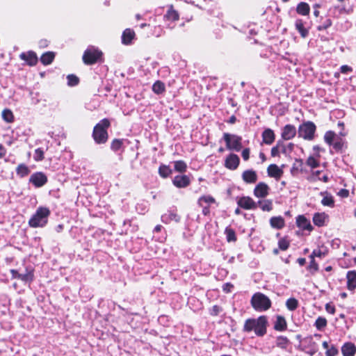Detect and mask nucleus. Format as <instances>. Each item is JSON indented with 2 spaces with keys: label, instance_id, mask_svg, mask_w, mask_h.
<instances>
[{
  "label": "nucleus",
  "instance_id": "obj_1",
  "mask_svg": "<svg viewBox=\"0 0 356 356\" xmlns=\"http://www.w3.org/2000/svg\"><path fill=\"white\" fill-rule=\"evenodd\" d=\"M267 323V318L265 316H261L256 319L250 318L246 320L243 330L245 332L254 330L257 336L261 337L266 333Z\"/></svg>",
  "mask_w": 356,
  "mask_h": 356
},
{
  "label": "nucleus",
  "instance_id": "obj_2",
  "mask_svg": "<svg viewBox=\"0 0 356 356\" xmlns=\"http://www.w3.org/2000/svg\"><path fill=\"white\" fill-rule=\"evenodd\" d=\"M49 214L48 208L40 207L30 218L29 225L31 227H42L47 223Z\"/></svg>",
  "mask_w": 356,
  "mask_h": 356
},
{
  "label": "nucleus",
  "instance_id": "obj_3",
  "mask_svg": "<svg viewBox=\"0 0 356 356\" xmlns=\"http://www.w3.org/2000/svg\"><path fill=\"white\" fill-rule=\"evenodd\" d=\"M110 127V121L104 118L102 120L94 127L92 136L95 141L98 144L105 143L108 139L106 129Z\"/></svg>",
  "mask_w": 356,
  "mask_h": 356
},
{
  "label": "nucleus",
  "instance_id": "obj_4",
  "mask_svg": "<svg viewBox=\"0 0 356 356\" xmlns=\"http://www.w3.org/2000/svg\"><path fill=\"white\" fill-rule=\"evenodd\" d=\"M346 134L340 132L339 134L334 131H328L324 134V140L330 146H332L336 151H339L343 148L344 140L343 138Z\"/></svg>",
  "mask_w": 356,
  "mask_h": 356
},
{
  "label": "nucleus",
  "instance_id": "obj_5",
  "mask_svg": "<svg viewBox=\"0 0 356 356\" xmlns=\"http://www.w3.org/2000/svg\"><path fill=\"white\" fill-rule=\"evenodd\" d=\"M251 305L252 307L258 312H264L268 310L271 306L270 300L261 293H256L251 299Z\"/></svg>",
  "mask_w": 356,
  "mask_h": 356
},
{
  "label": "nucleus",
  "instance_id": "obj_6",
  "mask_svg": "<svg viewBox=\"0 0 356 356\" xmlns=\"http://www.w3.org/2000/svg\"><path fill=\"white\" fill-rule=\"evenodd\" d=\"M316 129V127L314 122H305L299 126L298 136L307 140H312L314 138Z\"/></svg>",
  "mask_w": 356,
  "mask_h": 356
},
{
  "label": "nucleus",
  "instance_id": "obj_7",
  "mask_svg": "<svg viewBox=\"0 0 356 356\" xmlns=\"http://www.w3.org/2000/svg\"><path fill=\"white\" fill-rule=\"evenodd\" d=\"M102 53L97 48L90 46L86 49L83 55V61L86 65L95 63L102 56Z\"/></svg>",
  "mask_w": 356,
  "mask_h": 356
},
{
  "label": "nucleus",
  "instance_id": "obj_8",
  "mask_svg": "<svg viewBox=\"0 0 356 356\" xmlns=\"http://www.w3.org/2000/svg\"><path fill=\"white\" fill-rule=\"evenodd\" d=\"M223 139L226 143L227 149L230 150H234L236 152H239L241 149L242 138L241 136L234 134H230L228 133H225L223 134Z\"/></svg>",
  "mask_w": 356,
  "mask_h": 356
},
{
  "label": "nucleus",
  "instance_id": "obj_9",
  "mask_svg": "<svg viewBox=\"0 0 356 356\" xmlns=\"http://www.w3.org/2000/svg\"><path fill=\"white\" fill-rule=\"evenodd\" d=\"M238 205L246 210H254L257 207V203L249 196L240 197L237 201Z\"/></svg>",
  "mask_w": 356,
  "mask_h": 356
},
{
  "label": "nucleus",
  "instance_id": "obj_10",
  "mask_svg": "<svg viewBox=\"0 0 356 356\" xmlns=\"http://www.w3.org/2000/svg\"><path fill=\"white\" fill-rule=\"evenodd\" d=\"M269 186L264 182L257 184L254 189V195L258 198L266 197L269 193Z\"/></svg>",
  "mask_w": 356,
  "mask_h": 356
},
{
  "label": "nucleus",
  "instance_id": "obj_11",
  "mask_svg": "<svg viewBox=\"0 0 356 356\" xmlns=\"http://www.w3.org/2000/svg\"><path fill=\"white\" fill-rule=\"evenodd\" d=\"M29 181L35 187H41L46 184L47 178L42 172H36L31 176Z\"/></svg>",
  "mask_w": 356,
  "mask_h": 356
},
{
  "label": "nucleus",
  "instance_id": "obj_12",
  "mask_svg": "<svg viewBox=\"0 0 356 356\" xmlns=\"http://www.w3.org/2000/svg\"><path fill=\"white\" fill-rule=\"evenodd\" d=\"M239 162V157L236 154H231L227 157L225 165L228 169L235 170L238 166Z\"/></svg>",
  "mask_w": 356,
  "mask_h": 356
},
{
  "label": "nucleus",
  "instance_id": "obj_13",
  "mask_svg": "<svg viewBox=\"0 0 356 356\" xmlns=\"http://www.w3.org/2000/svg\"><path fill=\"white\" fill-rule=\"evenodd\" d=\"M172 183L177 188H186L190 184L191 180L187 175H177L174 177Z\"/></svg>",
  "mask_w": 356,
  "mask_h": 356
},
{
  "label": "nucleus",
  "instance_id": "obj_14",
  "mask_svg": "<svg viewBox=\"0 0 356 356\" xmlns=\"http://www.w3.org/2000/svg\"><path fill=\"white\" fill-rule=\"evenodd\" d=\"M267 172L269 177H273L277 180L280 179L283 175V170L276 164H270L267 168Z\"/></svg>",
  "mask_w": 356,
  "mask_h": 356
},
{
  "label": "nucleus",
  "instance_id": "obj_15",
  "mask_svg": "<svg viewBox=\"0 0 356 356\" xmlns=\"http://www.w3.org/2000/svg\"><path fill=\"white\" fill-rule=\"evenodd\" d=\"M11 274L13 278H17L23 282H29L33 280V274L32 271H26L25 273H19L15 270H11Z\"/></svg>",
  "mask_w": 356,
  "mask_h": 356
},
{
  "label": "nucleus",
  "instance_id": "obj_16",
  "mask_svg": "<svg viewBox=\"0 0 356 356\" xmlns=\"http://www.w3.org/2000/svg\"><path fill=\"white\" fill-rule=\"evenodd\" d=\"M242 179L247 184H254L257 180V172L253 170H245L242 174Z\"/></svg>",
  "mask_w": 356,
  "mask_h": 356
},
{
  "label": "nucleus",
  "instance_id": "obj_17",
  "mask_svg": "<svg viewBox=\"0 0 356 356\" xmlns=\"http://www.w3.org/2000/svg\"><path fill=\"white\" fill-rule=\"evenodd\" d=\"M296 134V129L293 125L287 124L286 125L282 133V137L284 140H291L292 139Z\"/></svg>",
  "mask_w": 356,
  "mask_h": 356
},
{
  "label": "nucleus",
  "instance_id": "obj_18",
  "mask_svg": "<svg viewBox=\"0 0 356 356\" xmlns=\"http://www.w3.org/2000/svg\"><path fill=\"white\" fill-rule=\"evenodd\" d=\"M22 60H26L29 65H35L38 62V57L33 51L22 53L19 56Z\"/></svg>",
  "mask_w": 356,
  "mask_h": 356
},
{
  "label": "nucleus",
  "instance_id": "obj_19",
  "mask_svg": "<svg viewBox=\"0 0 356 356\" xmlns=\"http://www.w3.org/2000/svg\"><path fill=\"white\" fill-rule=\"evenodd\" d=\"M343 356H354L356 353V346L351 342H347L341 347Z\"/></svg>",
  "mask_w": 356,
  "mask_h": 356
},
{
  "label": "nucleus",
  "instance_id": "obj_20",
  "mask_svg": "<svg viewBox=\"0 0 356 356\" xmlns=\"http://www.w3.org/2000/svg\"><path fill=\"white\" fill-rule=\"evenodd\" d=\"M296 224L298 227L304 230L311 231L312 229L309 220H308L304 216H298L297 217Z\"/></svg>",
  "mask_w": 356,
  "mask_h": 356
},
{
  "label": "nucleus",
  "instance_id": "obj_21",
  "mask_svg": "<svg viewBox=\"0 0 356 356\" xmlns=\"http://www.w3.org/2000/svg\"><path fill=\"white\" fill-rule=\"evenodd\" d=\"M347 287L349 290H354L356 288V272L349 271L347 273Z\"/></svg>",
  "mask_w": 356,
  "mask_h": 356
},
{
  "label": "nucleus",
  "instance_id": "obj_22",
  "mask_svg": "<svg viewBox=\"0 0 356 356\" xmlns=\"http://www.w3.org/2000/svg\"><path fill=\"white\" fill-rule=\"evenodd\" d=\"M135 36V33L130 29L124 31L122 35V42L124 44H129Z\"/></svg>",
  "mask_w": 356,
  "mask_h": 356
},
{
  "label": "nucleus",
  "instance_id": "obj_23",
  "mask_svg": "<svg viewBox=\"0 0 356 356\" xmlns=\"http://www.w3.org/2000/svg\"><path fill=\"white\" fill-rule=\"evenodd\" d=\"M263 141L267 145H270L275 140V134L272 129H267L262 134Z\"/></svg>",
  "mask_w": 356,
  "mask_h": 356
},
{
  "label": "nucleus",
  "instance_id": "obj_24",
  "mask_svg": "<svg viewBox=\"0 0 356 356\" xmlns=\"http://www.w3.org/2000/svg\"><path fill=\"white\" fill-rule=\"evenodd\" d=\"M180 220V217L174 212L169 211L161 216V221L164 223H168L169 222L174 220L175 222H179Z\"/></svg>",
  "mask_w": 356,
  "mask_h": 356
},
{
  "label": "nucleus",
  "instance_id": "obj_25",
  "mask_svg": "<svg viewBox=\"0 0 356 356\" xmlns=\"http://www.w3.org/2000/svg\"><path fill=\"white\" fill-rule=\"evenodd\" d=\"M327 215L325 213H316L314 215L313 222L315 225L321 227L324 225Z\"/></svg>",
  "mask_w": 356,
  "mask_h": 356
},
{
  "label": "nucleus",
  "instance_id": "obj_26",
  "mask_svg": "<svg viewBox=\"0 0 356 356\" xmlns=\"http://www.w3.org/2000/svg\"><path fill=\"white\" fill-rule=\"evenodd\" d=\"M270 224L273 228L282 229L284 226V220L281 216L273 217L270 220Z\"/></svg>",
  "mask_w": 356,
  "mask_h": 356
},
{
  "label": "nucleus",
  "instance_id": "obj_27",
  "mask_svg": "<svg viewBox=\"0 0 356 356\" xmlns=\"http://www.w3.org/2000/svg\"><path fill=\"white\" fill-rule=\"evenodd\" d=\"M164 18L166 20L175 22L179 19V14L173 9V7L170 6L165 15Z\"/></svg>",
  "mask_w": 356,
  "mask_h": 356
},
{
  "label": "nucleus",
  "instance_id": "obj_28",
  "mask_svg": "<svg viewBox=\"0 0 356 356\" xmlns=\"http://www.w3.org/2000/svg\"><path fill=\"white\" fill-rule=\"evenodd\" d=\"M274 328L277 331H284L286 329V322L283 316H278L277 317Z\"/></svg>",
  "mask_w": 356,
  "mask_h": 356
},
{
  "label": "nucleus",
  "instance_id": "obj_29",
  "mask_svg": "<svg viewBox=\"0 0 356 356\" xmlns=\"http://www.w3.org/2000/svg\"><path fill=\"white\" fill-rule=\"evenodd\" d=\"M280 152L286 154V150L285 149V145L278 142L277 145L271 149V155L272 156H279Z\"/></svg>",
  "mask_w": 356,
  "mask_h": 356
},
{
  "label": "nucleus",
  "instance_id": "obj_30",
  "mask_svg": "<svg viewBox=\"0 0 356 356\" xmlns=\"http://www.w3.org/2000/svg\"><path fill=\"white\" fill-rule=\"evenodd\" d=\"M310 8L308 3L305 2H300L298 4L296 11L298 14L302 15H307L309 13Z\"/></svg>",
  "mask_w": 356,
  "mask_h": 356
},
{
  "label": "nucleus",
  "instance_id": "obj_31",
  "mask_svg": "<svg viewBox=\"0 0 356 356\" xmlns=\"http://www.w3.org/2000/svg\"><path fill=\"white\" fill-rule=\"evenodd\" d=\"M258 204L264 211H270L273 209V202L270 200H260Z\"/></svg>",
  "mask_w": 356,
  "mask_h": 356
},
{
  "label": "nucleus",
  "instance_id": "obj_32",
  "mask_svg": "<svg viewBox=\"0 0 356 356\" xmlns=\"http://www.w3.org/2000/svg\"><path fill=\"white\" fill-rule=\"evenodd\" d=\"M54 56V53L51 51L46 52L42 55L40 61L45 65H49L53 61Z\"/></svg>",
  "mask_w": 356,
  "mask_h": 356
},
{
  "label": "nucleus",
  "instance_id": "obj_33",
  "mask_svg": "<svg viewBox=\"0 0 356 356\" xmlns=\"http://www.w3.org/2000/svg\"><path fill=\"white\" fill-rule=\"evenodd\" d=\"M295 26L302 38H305L307 35L308 31L304 27V24L302 19H297L296 21Z\"/></svg>",
  "mask_w": 356,
  "mask_h": 356
},
{
  "label": "nucleus",
  "instance_id": "obj_34",
  "mask_svg": "<svg viewBox=\"0 0 356 356\" xmlns=\"http://www.w3.org/2000/svg\"><path fill=\"white\" fill-rule=\"evenodd\" d=\"M214 202H215V199L210 195L202 196L198 200V204L200 207H203L204 204L210 205L211 204H213Z\"/></svg>",
  "mask_w": 356,
  "mask_h": 356
},
{
  "label": "nucleus",
  "instance_id": "obj_35",
  "mask_svg": "<svg viewBox=\"0 0 356 356\" xmlns=\"http://www.w3.org/2000/svg\"><path fill=\"white\" fill-rule=\"evenodd\" d=\"M152 90L156 94H161L165 91V85L160 81H156L152 86Z\"/></svg>",
  "mask_w": 356,
  "mask_h": 356
},
{
  "label": "nucleus",
  "instance_id": "obj_36",
  "mask_svg": "<svg viewBox=\"0 0 356 356\" xmlns=\"http://www.w3.org/2000/svg\"><path fill=\"white\" fill-rule=\"evenodd\" d=\"M1 115L3 120L6 121V122L10 123L13 122L14 120L13 112L9 109H4L2 111Z\"/></svg>",
  "mask_w": 356,
  "mask_h": 356
},
{
  "label": "nucleus",
  "instance_id": "obj_37",
  "mask_svg": "<svg viewBox=\"0 0 356 356\" xmlns=\"http://www.w3.org/2000/svg\"><path fill=\"white\" fill-rule=\"evenodd\" d=\"M286 306L289 310L293 311L298 307V302L296 298H291L286 300Z\"/></svg>",
  "mask_w": 356,
  "mask_h": 356
},
{
  "label": "nucleus",
  "instance_id": "obj_38",
  "mask_svg": "<svg viewBox=\"0 0 356 356\" xmlns=\"http://www.w3.org/2000/svg\"><path fill=\"white\" fill-rule=\"evenodd\" d=\"M159 173L162 177L165 178L172 173V170L168 166L163 165L159 167Z\"/></svg>",
  "mask_w": 356,
  "mask_h": 356
},
{
  "label": "nucleus",
  "instance_id": "obj_39",
  "mask_svg": "<svg viewBox=\"0 0 356 356\" xmlns=\"http://www.w3.org/2000/svg\"><path fill=\"white\" fill-rule=\"evenodd\" d=\"M175 170L177 172H184L186 170V164L183 161H177L174 164Z\"/></svg>",
  "mask_w": 356,
  "mask_h": 356
},
{
  "label": "nucleus",
  "instance_id": "obj_40",
  "mask_svg": "<svg viewBox=\"0 0 356 356\" xmlns=\"http://www.w3.org/2000/svg\"><path fill=\"white\" fill-rule=\"evenodd\" d=\"M17 173L21 177H24L29 173V170L24 164H20L17 168Z\"/></svg>",
  "mask_w": 356,
  "mask_h": 356
},
{
  "label": "nucleus",
  "instance_id": "obj_41",
  "mask_svg": "<svg viewBox=\"0 0 356 356\" xmlns=\"http://www.w3.org/2000/svg\"><path fill=\"white\" fill-rule=\"evenodd\" d=\"M321 204L323 206H327L330 207H333L334 204V202L333 197L331 195H325L321 200Z\"/></svg>",
  "mask_w": 356,
  "mask_h": 356
},
{
  "label": "nucleus",
  "instance_id": "obj_42",
  "mask_svg": "<svg viewBox=\"0 0 356 356\" xmlns=\"http://www.w3.org/2000/svg\"><path fill=\"white\" fill-rule=\"evenodd\" d=\"M327 325V320L323 317H318L315 322V326L318 330H321L324 328Z\"/></svg>",
  "mask_w": 356,
  "mask_h": 356
},
{
  "label": "nucleus",
  "instance_id": "obj_43",
  "mask_svg": "<svg viewBox=\"0 0 356 356\" xmlns=\"http://www.w3.org/2000/svg\"><path fill=\"white\" fill-rule=\"evenodd\" d=\"M306 163L312 168H317L319 165V161L314 156H309L306 161Z\"/></svg>",
  "mask_w": 356,
  "mask_h": 356
},
{
  "label": "nucleus",
  "instance_id": "obj_44",
  "mask_svg": "<svg viewBox=\"0 0 356 356\" xmlns=\"http://www.w3.org/2000/svg\"><path fill=\"white\" fill-rule=\"evenodd\" d=\"M67 84L70 86H74L79 83V78L74 74H69L67 76Z\"/></svg>",
  "mask_w": 356,
  "mask_h": 356
},
{
  "label": "nucleus",
  "instance_id": "obj_45",
  "mask_svg": "<svg viewBox=\"0 0 356 356\" xmlns=\"http://www.w3.org/2000/svg\"><path fill=\"white\" fill-rule=\"evenodd\" d=\"M327 254V252L325 250H322L321 249H316L314 250L311 256H310V258H314V257H319V258H323Z\"/></svg>",
  "mask_w": 356,
  "mask_h": 356
},
{
  "label": "nucleus",
  "instance_id": "obj_46",
  "mask_svg": "<svg viewBox=\"0 0 356 356\" xmlns=\"http://www.w3.org/2000/svg\"><path fill=\"white\" fill-rule=\"evenodd\" d=\"M225 234L227 235V239L229 242L235 241L236 238L235 232L233 229L227 228L225 229Z\"/></svg>",
  "mask_w": 356,
  "mask_h": 356
},
{
  "label": "nucleus",
  "instance_id": "obj_47",
  "mask_svg": "<svg viewBox=\"0 0 356 356\" xmlns=\"http://www.w3.org/2000/svg\"><path fill=\"white\" fill-rule=\"evenodd\" d=\"M34 160L36 161H40L43 160L44 159V152L42 149L38 148L35 150L34 156H33Z\"/></svg>",
  "mask_w": 356,
  "mask_h": 356
},
{
  "label": "nucleus",
  "instance_id": "obj_48",
  "mask_svg": "<svg viewBox=\"0 0 356 356\" xmlns=\"http://www.w3.org/2000/svg\"><path fill=\"white\" fill-rule=\"evenodd\" d=\"M123 144L122 140L115 139L111 143V149L114 151L119 150Z\"/></svg>",
  "mask_w": 356,
  "mask_h": 356
},
{
  "label": "nucleus",
  "instance_id": "obj_49",
  "mask_svg": "<svg viewBox=\"0 0 356 356\" xmlns=\"http://www.w3.org/2000/svg\"><path fill=\"white\" fill-rule=\"evenodd\" d=\"M278 246L281 250H286L289 246V242L286 238H281L278 241Z\"/></svg>",
  "mask_w": 356,
  "mask_h": 356
},
{
  "label": "nucleus",
  "instance_id": "obj_50",
  "mask_svg": "<svg viewBox=\"0 0 356 356\" xmlns=\"http://www.w3.org/2000/svg\"><path fill=\"white\" fill-rule=\"evenodd\" d=\"M325 354L326 356H336L338 354V350L335 346H332L327 350Z\"/></svg>",
  "mask_w": 356,
  "mask_h": 356
},
{
  "label": "nucleus",
  "instance_id": "obj_51",
  "mask_svg": "<svg viewBox=\"0 0 356 356\" xmlns=\"http://www.w3.org/2000/svg\"><path fill=\"white\" fill-rule=\"evenodd\" d=\"M242 157L245 161H248L250 157V149L245 148L242 151Z\"/></svg>",
  "mask_w": 356,
  "mask_h": 356
},
{
  "label": "nucleus",
  "instance_id": "obj_52",
  "mask_svg": "<svg viewBox=\"0 0 356 356\" xmlns=\"http://www.w3.org/2000/svg\"><path fill=\"white\" fill-rule=\"evenodd\" d=\"M221 311V309L220 307L217 306V305H214L211 309V314L213 315V316H216L218 315L220 312Z\"/></svg>",
  "mask_w": 356,
  "mask_h": 356
},
{
  "label": "nucleus",
  "instance_id": "obj_53",
  "mask_svg": "<svg viewBox=\"0 0 356 356\" xmlns=\"http://www.w3.org/2000/svg\"><path fill=\"white\" fill-rule=\"evenodd\" d=\"M320 173H321V171H319V170L313 172L312 174L311 175V176L309 177V179L310 181H316L319 177L318 176H319Z\"/></svg>",
  "mask_w": 356,
  "mask_h": 356
},
{
  "label": "nucleus",
  "instance_id": "obj_54",
  "mask_svg": "<svg viewBox=\"0 0 356 356\" xmlns=\"http://www.w3.org/2000/svg\"><path fill=\"white\" fill-rule=\"evenodd\" d=\"M309 268L310 269H313L314 271H316L318 270V264H316L314 258H311V261Z\"/></svg>",
  "mask_w": 356,
  "mask_h": 356
},
{
  "label": "nucleus",
  "instance_id": "obj_55",
  "mask_svg": "<svg viewBox=\"0 0 356 356\" xmlns=\"http://www.w3.org/2000/svg\"><path fill=\"white\" fill-rule=\"evenodd\" d=\"M325 309L326 311L331 314H334L335 313V308L334 306L330 305V304H326L325 305Z\"/></svg>",
  "mask_w": 356,
  "mask_h": 356
},
{
  "label": "nucleus",
  "instance_id": "obj_56",
  "mask_svg": "<svg viewBox=\"0 0 356 356\" xmlns=\"http://www.w3.org/2000/svg\"><path fill=\"white\" fill-rule=\"evenodd\" d=\"M338 195L341 197H347L349 195V192L346 189H341L339 191Z\"/></svg>",
  "mask_w": 356,
  "mask_h": 356
},
{
  "label": "nucleus",
  "instance_id": "obj_57",
  "mask_svg": "<svg viewBox=\"0 0 356 356\" xmlns=\"http://www.w3.org/2000/svg\"><path fill=\"white\" fill-rule=\"evenodd\" d=\"M351 71H352V68L348 65H342L341 67V73L346 74Z\"/></svg>",
  "mask_w": 356,
  "mask_h": 356
},
{
  "label": "nucleus",
  "instance_id": "obj_58",
  "mask_svg": "<svg viewBox=\"0 0 356 356\" xmlns=\"http://www.w3.org/2000/svg\"><path fill=\"white\" fill-rule=\"evenodd\" d=\"M6 154V148L0 144V159L3 158Z\"/></svg>",
  "mask_w": 356,
  "mask_h": 356
},
{
  "label": "nucleus",
  "instance_id": "obj_59",
  "mask_svg": "<svg viewBox=\"0 0 356 356\" xmlns=\"http://www.w3.org/2000/svg\"><path fill=\"white\" fill-rule=\"evenodd\" d=\"M294 147V145L291 143L287 144L285 145V149L286 150V154L291 151H292L293 148Z\"/></svg>",
  "mask_w": 356,
  "mask_h": 356
},
{
  "label": "nucleus",
  "instance_id": "obj_60",
  "mask_svg": "<svg viewBox=\"0 0 356 356\" xmlns=\"http://www.w3.org/2000/svg\"><path fill=\"white\" fill-rule=\"evenodd\" d=\"M202 207V213L204 216L208 215L210 212L209 208L208 207H204V206Z\"/></svg>",
  "mask_w": 356,
  "mask_h": 356
},
{
  "label": "nucleus",
  "instance_id": "obj_61",
  "mask_svg": "<svg viewBox=\"0 0 356 356\" xmlns=\"http://www.w3.org/2000/svg\"><path fill=\"white\" fill-rule=\"evenodd\" d=\"M231 287H232V285L229 283H227L223 285V290L229 292V291H230Z\"/></svg>",
  "mask_w": 356,
  "mask_h": 356
},
{
  "label": "nucleus",
  "instance_id": "obj_62",
  "mask_svg": "<svg viewBox=\"0 0 356 356\" xmlns=\"http://www.w3.org/2000/svg\"><path fill=\"white\" fill-rule=\"evenodd\" d=\"M298 262L300 266H303L305 264V259L300 258L298 259Z\"/></svg>",
  "mask_w": 356,
  "mask_h": 356
},
{
  "label": "nucleus",
  "instance_id": "obj_63",
  "mask_svg": "<svg viewBox=\"0 0 356 356\" xmlns=\"http://www.w3.org/2000/svg\"><path fill=\"white\" fill-rule=\"evenodd\" d=\"M259 158L261 160V162H264L266 161V156L263 152L259 153Z\"/></svg>",
  "mask_w": 356,
  "mask_h": 356
},
{
  "label": "nucleus",
  "instance_id": "obj_64",
  "mask_svg": "<svg viewBox=\"0 0 356 356\" xmlns=\"http://www.w3.org/2000/svg\"><path fill=\"white\" fill-rule=\"evenodd\" d=\"M318 179L323 180L324 182H327L328 181V177L325 175H323L322 177V178L321 177H318Z\"/></svg>",
  "mask_w": 356,
  "mask_h": 356
}]
</instances>
